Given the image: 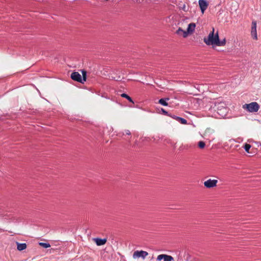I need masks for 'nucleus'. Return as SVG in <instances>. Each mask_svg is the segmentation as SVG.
<instances>
[{
    "label": "nucleus",
    "mask_w": 261,
    "mask_h": 261,
    "mask_svg": "<svg viewBox=\"0 0 261 261\" xmlns=\"http://www.w3.org/2000/svg\"><path fill=\"white\" fill-rule=\"evenodd\" d=\"M214 31L215 29L214 28H213L212 31L210 32V33L208 34L207 38H204L203 41L206 44L208 45H215V42L216 41V38L218 36V32H217L216 34L215 35Z\"/></svg>",
    "instance_id": "obj_1"
},
{
    "label": "nucleus",
    "mask_w": 261,
    "mask_h": 261,
    "mask_svg": "<svg viewBox=\"0 0 261 261\" xmlns=\"http://www.w3.org/2000/svg\"><path fill=\"white\" fill-rule=\"evenodd\" d=\"M259 105L256 102H252L248 104L243 105L242 108L250 113H255L259 109Z\"/></svg>",
    "instance_id": "obj_2"
},
{
    "label": "nucleus",
    "mask_w": 261,
    "mask_h": 261,
    "mask_svg": "<svg viewBox=\"0 0 261 261\" xmlns=\"http://www.w3.org/2000/svg\"><path fill=\"white\" fill-rule=\"evenodd\" d=\"M148 255V253L146 251L143 250H137L134 252L133 258H136L139 257H142L143 259H144Z\"/></svg>",
    "instance_id": "obj_3"
},
{
    "label": "nucleus",
    "mask_w": 261,
    "mask_h": 261,
    "mask_svg": "<svg viewBox=\"0 0 261 261\" xmlns=\"http://www.w3.org/2000/svg\"><path fill=\"white\" fill-rule=\"evenodd\" d=\"M213 108L215 110H221L222 109H226V104L220 99L215 101Z\"/></svg>",
    "instance_id": "obj_4"
},
{
    "label": "nucleus",
    "mask_w": 261,
    "mask_h": 261,
    "mask_svg": "<svg viewBox=\"0 0 261 261\" xmlns=\"http://www.w3.org/2000/svg\"><path fill=\"white\" fill-rule=\"evenodd\" d=\"M217 182L216 179H209L204 181V185L207 188H212L216 186Z\"/></svg>",
    "instance_id": "obj_5"
},
{
    "label": "nucleus",
    "mask_w": 261,
    "mask_h": 261,
    "mask_svg": "<svg viewBox=\"0 0 261 261\" xmlns=\"http://www.w3.org/2000/svg\"><path fill=\"white\" fill-rule=\"evenodd\" d=\"M71 78L73 81L84 84L82 80V76L78 72H73L71 73Z\"/></svg>",
    "instance_id": "obj_6"
},
{
    "label": "nucleus",
    "mask_w": 261,
    "mask_h": 261,
    "mask_svg": "<svg viewBox=\"0 0 261 261\" xmlns=\"http://www.w3.org/2000/svg\"><path fill=\"white\" fill-rule=\"evenodd\" d=\"M251 35L254 39H257V32H256V22L252 21L251 24Z\"/></svg>",
    "instance_id": "obj_7"
},
{
    "label": "nucleus",
    "mask_w": 261,
    "mask_h": 261,
    "mask_svg": "<svg viewBox=\"0 0 261 261\" xmlns=\"http://www.w3.org/2000/svg\"><path fill=\"white\" fill-rule=\"evenodd\" d=\"M198 3L201 11L203 13L208 7V3L206 0H199Z\"/></svg>",
    "instance_id": "obj_8"
},
{
    "label": "nucleus",
    "mask_w": 261,
    "mask_h": 261,
    "mask_svg": "<svg viewBox=\"0 0 261 261\" xmlns=\"http://www.w3.org/2000/svg\"><path fill=\"white\" fill-rule=\"evenodd\" d=\"M216 40L215 45L218 46H224L226 44V39H224L222 40H220L219 35L216 37Z\"/></svg>",
    "instance_id": "obj_9"
},
{
    "label": "nucleus",
    "mask_w": 261,
    "mask_h": 261,
    "mask_svg": "<svg viewBox=\"0 0 261 261\" xmlns=\"http://www.w3.org/2000/svg\"><path fill=\"white\" fill-rule=\"evenodd\" d=\"M94 240L97 246H101L107 242V239L95 238Z\"/></svg>",
    "instance_id": "obj_10"
},
{
    "label": "nucleus",
    "mask_w": 261,
    "mask_h": 261,
    "mask_svg": "<svg viewBox=\"0 0 261 261\" xmlns=\"http://www.w3.org/2000/svg\"><path fill=\"white\" fill-rule=\"evenodd\" d=\"M16 244H17V249L19 251H22L27 248L26 243H18L17 242Z\"/></svg>",
    "instance_id": "obj_11"
},
{
    "label": "nucleus",
    "mask_w": 261,
    "mask_h": 261,
    "mask_svg": "<svg viewBox=\"0 0 261 261\" xmlns=\"http://www.w3.org/2000/svg\"><path fill=\"white\" fill-rule=\"evenodd\" d=\"M196 27V24L194 23H190L189 24L187 28V31L190 33H193L194 30Z\"/></svg>",
    "instance_id": "obj_12"
},
{
    "label": "nucleus",
    "mask_w": 261,
    "mask_h": 261,
    "mask_svg": "<svg viewBox=\"0 0 261 261\" xmlns=\"http://www.w3.org/2000/svg\"><path fill=\"white\" fill-rule=\"evenodd\" d=\"M173 116H174V117H173V118L177 120L181 124H186L187 123V121L185 119L179 117H177L176 115H173Z\"/></svg>",
    "instance_id": "obj_13"
},
{
    "label": "nucleus",
    "mask_w": 261,
    "mask_h": 261,
    "mask_svg": "<svg viewBox=\"0 0 261 261\" xmlns=\"http://www.w3.org/2000/svg\"><path fill=\"white\" fill-rule=\"evenodd\" d=\"M214 133V130L210 128H207L205 132H204V135L205 137H209L210 138L211 137V135Z\"/></svg>",
    "instance_id": "obj_14"
},
{
    "label": "nucleus",
    "mask_w": 261,
    "mask_h": 261,
    "mask_svg": "<svg viewBox=\"0 0 261 261\" xmlns=\"http://www.w3.org/2000/svg\"><path fill=\"white\" fill-rule=\"evenodd\" d=\"M169 100V98H161L159 100V102L163 106H166L168 105L167 101Z\"/></svg>",
    "instance_id": "obj_15"
},
{
    "label": "nucleus",
    "mask_w": 261,
    "mask_h": 261,
    "mask_svg": "<svg viewBox=\"0 0 261 261\" xmlns=\"http://www.w3.org/2000/svg\"><path fill=\"white\" fill-rule=\"evenodd\" d=\"M82 80L83 81V83H84L87 80V72L85 70H82Z\"/></svg>",
    "instance_id": "obj_16"
},
{
    "label": "nucleus",
    "mask_w": 261,
    "mask_h": 261,
    "mask_svg": "<svg viewBox=\"0 0 261 261\" xmlns=\"http://www.w3.org/2000/svg\"><path fill=\"white\" fill-rule=\"evenodd\" d=\"M174 258L171 255L166 254L164 258V261H173Z\"/></svg>",
    "instance_id": "obj_17"
},
{
    "label": "nucleus",
    "mask_w": 261,
    "mask_h": 261,
    "mask_svg": "<svg viewBox=\"0 0 261 261\" xmlns=\"http://www.w3.org/2000/svg\"><path fill=\"white\" fill-rule=\"evenodd\" d=\"M121 97L126 98L129 102H133L132 98L127 94L122 93L121 94Z\"/></svg>",
    "instance_id": "obj_18"
},
{
    "label": "nucleus",
    "mask_w": 261,
    "mask_h": 261,
    "mask_svg": "<svg viewBox=\"0 0 261 261\" xmlns=\"http://www.w3.org/2000/svg\"><path fill=\"white\" fill-rule=\"evenodd\" d=\"M243 147H244L245 151H246L248 153H249V150H250V148L251 147V145L247 144V143H245Z\"/></svg>",
    "instance_id": "obj_19"
},
{
    "label": "nucleus",
    "mask_w": 261,
    "mask_h": 261,
    "mask_svg": "<svg viewBox=\"0 0 261 261\" xmlns=\"http://www.w3.org/2000/svg\"><path fill=\"white\" fill-rule=\"evenodd\" d=\"M39 245L44 248H47L50 247V245L47 243H39Z\"/></svg>",
    "instance_id": "obj_20"
},
{
    "label": "nucleus",
    "mask_w": 261,
    "mask_h": 261,
    "mask_svg": "<svg viewBox=\"0 0 261 261\" xmlns=\"http://www.w3.org/2000/svg\"><path fill=\"white\" fill-rule=\"evenodd\" d=\"M198 145L200 148H203L205 146V144L203 141H200L198 142Z\"/></svg>",
    "instance_id": "obj_21"
},
{
    "label": "nucleus",
    "mask_w": 261,
    "mask_h": 261,
    "mask_svg": "<svg viewBox=\"0 0 261 261\" xmlns=\"http://www.w3.org/2000/svg\"><path fill=\"white\" fill-rule=\"evenodd\" d=\"M166 254H160L157 256L156 260L158 261H161L162 259H164L165 256Z\"/></svg>",
    "instance_id": "obj_22"
},
{
    "label": "nucleus",
    "mask_w": 261,
    "mask_h": 261,
    "mask_svg": "<svg viewBox=\"0 0 261 261\" xmlns=\"http://www.w3.org/2000/svg\"><path fill=\"white\" fill-rule=\"evenodd\" d=\"M183 31L184 30L181 28H179L176 31V34L179 35H181Z\"/></svg>",
    "instance_id": "obj_23"
},
{
    "label": "nucleus",
    "mask_w": 261,
    "mask_h": 261,
    "mask_svg": "<svg viewBox=\"0 0 261 261\" xmlns=\"http://www.w3.org/2000/svg\"><path fill=\"white\" fill-rule=\"evenodd\" d=\"M189 34H190V33L188 32L187 30V31H184L181 35H182L183 37L186 38Z\"/></svg>",
    "instance_id": "obj_24"
},
{
    "label": "nucleus",
    "mask_w": 261,
    "mask_h": 261,
    "mask_svg": "<svg viewBox=\"0 0 261 261\" xmlns=\"http://www.w3.org/2000/svg\"><path fill=\"white\" fill-rule=\"evenodd\" d=\"M248 119H251L252 120V121H254L255 122H256L257 123H259L260 122V120L258 119H256V118H248Z\"/></svg>",
    "instance_id": "obj_25"
},
{
    "label": "nucleus",
    "mask_w": 261,
    "mask_h": 261,
    "mask_svg": "<svg viewBox=\"0 0 261 261\" xmlns=\"http://www.w3.org/2000/svg\"><path fill=\"white\" fill-rule=\"evenodd\" d=\"M125 133L126 135H131L130 132L129 130H125Z\"/></svg>",
    "instance_id": "obj_26"
},
{
    "label": "nucleus",
    "mask_w": 261,
    "mask_h": 261,
    "mask_svg": "<svg viewBox=\"0 0 261 261\" xmlns=\"http://www.w3.org/2000/svg\"><path fill=\"white\" fill-rule=\"evenodd\" d=\"M255 144H256V146L257 147H259V146H261V143H260V142H255Z\"/></svg>",
    "instance_id": "obj_27"
},
{
    "label": "nucleus",
    "mask_w": 261,
    "mask_h": 261,
    "mask_svg": "<svg viewBox=\"0 0 261 261\" xmlns=\"http://www.w3.org/2000/svg\"><path fill=\"white\" fill-rule=\"evenodd\" d=\"M161 110L164 113V114H168V112L165 111L164 109L162 108Z\"/></svg>",
    "instance_id": "obj_28"
},
{
    "label": "nucleus",
    "mask_w": 261,
    "mask_h": 261,
    "mask_svg": "<svg viewBox=\"0 0 261 261\" xmlns=\"http://www.w3.org/2000/svg\"><path fill=\"white\" fill-rule=\"evenodd\" d=\"M225 116H226V115H224V116H223L222 118L223 119L229 118V117H225Z\"/></svg>",
    "instance_id": "obj_29"
}]
</instances>
